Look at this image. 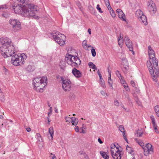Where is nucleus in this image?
<instances>
[{"mask_svg": "<svg viewBox=\"0 0 159 159\" xmlns=\"http://www.w3.org/2000/svg\"><path fill=\"white\" fill-rule=\"evenodd\" d=\"M7 8L6 5H4L0 6V10L1 9H7Z\"/></svg>", "mask_w": 159, "mask_h": 159, "instance_id": "nucleus-42", "label": "nucleus"}, {"mask_svg": "<svg viewBox=\"0 0 159 159\" xmlns=\"http://www.w3.org/2000/svg\"><path fill=\"white\" fill-rule=\"evenodd\" d=\"M153 128L155 130V132L157 134H158L159 133V131L157 129V127H154Z\"/></svg>", "mask_w": 159, "mask_h": 159, "instance_id": "nucleus-53", "label": "nucleus"}, {"mask_svg": "<svg viewBox=\"0 0 159 159\" xmlns=\"http://www.w3.org/2000/svg\"><path fill=\"white\" fill-rule=\"evenodd\" d=\"M152 64H153L152 63ZM147 65L150 74H153L155 72V74L157 75L158 74V65L157 66H154L152 63L151 61H147Z\"/></svg>", "mask_w": 159, "mask_h": 159, "instance_id": "nucleus-10", "label": "nucleus"}, {"mask_svg": "<svg viewBox=\"0 0 159 159\" xmlns=\"http://www.w3.org/2000/svg\"><path fill=\"white\" fill-rule=\"evenodd\" d=\"M139 19L140 21L143 23L144 25H146L147 24L146 17L145 15H142L141 17L139 18Z\"/></svg>", "mask_w": 159, "mask_h": 159, "instance_id": "nucleus-18", "label": "nucleus"}, {"mask_svg": "<svg viewBox=\"0 0 159 159\" xmlns=\"http://www.w3.org/2000/svg\"><path fill=\"white\" fill-rule=\"evenodd\" d=\"M18 1L23 3L25 2L26 0H17Z\"/></svg>", "mask_w": 159, "mask_h": 159, "instance_id": "nucleus-62", "label": "nucleus"}, {"mask_svg": "<svg viewBox=\"0 0 159 159\" xmlns=\"http://www.w3.org/2000/svg\"><path fill=\"white\" fill-rule=\"evenodd\" d=\"M47 78L46 77H37L33 80V84L34 89L37 91L42 92L43 88L47 84Z\"/></svg>", "mask_w": 159, "mask_h": 159, "instance_id": "nucleus-3", "label": "nucleus"}, {"mask_svg": "<svg viewBox=\"0 0 159 159\" xmlns=\"http://www.w3.org/2000/svg\"><path fill=\"white\" fill-rule=\"evenodd\" d=\"M154 109L156 115L158 117H159V106H156L154 107Z\"/></svg>", "mask_w": 159, "mask_h": 159, "instance_id": "nucleus-28", "label": "nucleus"}, {"mask_svg": "<svg viewBox=\"0 0 159 159\" xmlns=\"http://www.w3.org/2000/svg\"><path fill=\"white\" fill-rule=\"evenodd\" d=\"M61 80L62 81V87L63 90L65 91H70L71 87L70 81L68 80H64L62 77L61 78Z\"/></svg>", "mask_w": 159, "mask_h": 159, "instance_id": "nucleus-11", "label": "nucleus"}, {"mask_svg": "<svg viewBox=\"0 0 159 159\" xmlns=\"http://www.w3.org/2000/svg\"><path fill=\"white\" fill-rule=\"evenodd\" d=\"M16 14H18L21 16L27 17H32L35 19H38L39 17L35 15V11H14Z\"/></svg>", "mask_w": 159, "mask_h": 159, "instance_id": "nucleus-7", "label": "nucleus"}, {"mask_svg": "<svg viewBox=\"0 0 159 159\" xmlns=\"http://www.w3.org/2000/svg\"><path fill=\"white\" fill-rule=\"evenodd\" d=\"M49 157L50 158V159H57L55 154L52 153H50Z\"/></svg>", "mask_w": 159, "mask_h": 159, "instance_id": "nucleus-40", "label": "nucleus"}, {"mask_svg": "<svg viewBox=\"0 0 159 159\" xmlns=\"http://www.w3.org/2000/svg\"><path fill=\"white\" fill-rule=\"evenodd\" d=\"M136 132L138 134L137 136L139 137H141L143 134V132L141 130L139 129L136 131Z\"/></svg>", "mask_w": 159, "mask_h": 159, "instance_id": "nucleus-37", "label": "nucleus"}, {"mask_svg": "<svg viewBox=\"0 0 159 159\" xmlns=\"http://www.w3.org/2000/svg\"><path fill=\"white\" fill-rule=\"evenodd\" d=\"M135 100L136 101V102L139 105H141V103L139 100V99L137 98H135Z\"/></svg>", "mask_w": 159, "mask_h": 159, "instance_id": "nucleus-46", "label": "nucleus"}, {"mask_svg": "<svg viewBox=\"0 0 159 159\" xmlns=\"http://www.w3.org/2000/svg\"><path fill=\"white\" fill-rule=\"evenodd\" d=\"M26 130L28 132H30L31 130V129L30 127H28L26 128Z\"/></svg>", "mask_w": 159, "mask_h": 159, "instance_id": "nucleus-61", "label": "nucleus"}, {"mask_svg": "<svg viewBox=\"0 0 159 159\" xmlns=\"http://www.w3.org/2000/svg\"><path fill=\"white\" fill-rule=\"evenodd\" d=\"M119 129L122 133L125 132L124 128L122 125H120L119 126Z\"/></svg>", "mask_w": 159, "mask_h": 159, "instance_id": "nucleus-34", "label": "nucleus"}, {"mask_svg": "<svg viewBox=\"0 0 159 159\" xmlns=\"http://www.w3.org/2000/svg\"><path fill=\"white\" fill-rule=\"evenodd\" d=\"M114 105L117 106H119V103L117 100H116L114 101Z\"/></svg>", "mask_w": 159, "mask_h": 159, "instance_id": "nucleus-47", "label": "nucleus"}, {"mask_svg": "<svg viewBox=\"0 0 159 159\" xmlns=\"http://www.w3.org/2000/svg\"><path fill=\"white\" fill-rule=\"evenodd\" d=\"M116 12L118 13V16L119 18L122 19L123 20L125 21V14L122 11H116Z\"/></svg>", "mask_w": 159, "mask_h": 159, "instance_id": "nucleus-16", "label": "nucleus"}, {"mask_svg": "<svg viewBox=\"0 0 159 159\" xmlns=\"http://www.w3.org/2000/svg\"><path fill=\"white\" fill-rule=\"evenodd\" d=\"M115 146H116V144L115 143L113 145H111V150L113 149V150H114V151H115V150H116V149H115Z\"/></svg>", "mask_w": 159, "mask_h": 159, "instance_id": "nucleus-48", "label": "nucleus"}, {"mask_svg": "<svg viewBox=\"0 0 159 159\" xmlns=\"http://www.w3.org/2000/svg\"><path fill=\"white\" fill-rule=\"evenodd\" d=\"M112 156L113 159H121L122 156L121 151L119 149L115 150L112 149L111 150Z\"/></svg>", "mask_w": 159, "mask_h": 159, "instance_id": "nucleus-13", "label": "nucleus"}, {"mask_svg": "<svg viewBox=\"0 0 159 159\" xmlns=\"http://www.w3.org/2000/svg\"><path fill=\"white\" fill-rule=\"evenodd\" d=\"M52 35L54 40L60 46H63L65 44L66 37L64 34L57 31L54 33Z\"/></svg>", "mask_w": 159, "mask_h": 159, "instance_id": "nucleus-5", "label": "nucleus"}, {"mask_svg": "<svg viewBox=\"0 0 159 159\" xmlns=\"http://www.w3.org/2000/svg\"><path fill=\"white\" fill-rule=\"evenodd\" d=\"M71 118H70L69 117H65V120L66 121V122H70L71 120Z\"/></svg>", "mask_w": 159, "mask_h": 159, "instance_id": "nucleus-43", "label": "nucleus"}, {"mask_svg": "<svg viewBox=\"0 0 159 159\" xmlns=\"http://www.w3.org/2000/svg\"><path fill=\"white\" fill-rule=\"evenodd\" d=\"M71 123L72 125H77L78 122V119L75 117H71Z\"/></svg>", "mask_w": 159, "mask_h": 159, "instance_id": "nucleus-20", "label": "nucleus"}, {"mask_svg": "<svg viewBox=\"0 0 159 159\" xmlns=\"http://www.w3.org/2000/svg\"><path fill=\"white\" fill-rule=\"evenodd\" d=\"M118 43L120 47H121L123 44V39L121 38V34H120V38H118Z\"/></svg>", "mask_w": 159, "mask_h": 159, "instance_id": "nucleus-24", "label": "nucleus"}, {"mask_svg": "<svg viewBox=\"0 0 159 159\" xmlns=\"http://www.w3.org/2000/svg\"><path fill=\"white\" fill-rule=\"evenodd\" d=\"M123 86L124 88H125V89L127 91L130 90L129 88V86L127 84L126 85H123Z\"/></svg>", "mask_w": 159, "mask_h": 159, "instance_id": "nucleus-44", "label": "nucleus"}, {"mask_svg": "<svg viewBox=\"0 0 159 159\" xmlns=\"http://www.w3.org/2000/svg\"><path fill=\"white\" fill-rule=\"evenodd\" d=\"M10 13L7 11H4L3 13L2 14V16L6 18L8 17Z\"/></svg>", "mask_w": 159, "mask_h": 159, "instance_id": "nucleus-31", "label": "nucleus"}, {"mask_svg": "<svg viewBox=\"0 0 159 159\" xmlns=\"http://www.w3.org/2000/svg\"><path fill=\"white\" fill-rule=\"evenodd\" d=\"M26 6V7L28 8L27 10L25 9V5H22L21 4H14L12 6V7L14 10L15 9L17 10H28V9L30 10H38L39 9V7L37 6L34 4H27Z\"/></svg>", "mask_w": 159, "mask_h": 159, "instance_id": "nucleus-6", "label": "nucleus"}, {"mask_svg": "<svg viewBox=\"0 0 159 159\" xmlns=\"http://www.w3.org/2000/svg\"><path fill=\"white\" fill-rule=\"evenodd\" d=\"M97 9L98 10H101V8L100 7V6L99 4H98L97 6Z\"/></svg>", "mask_w": 159, "mask_h": 159, "instance_id": "nucleus-58", "label": "nucleus"}, {"mask_svg": "<svg viewBox=\"0 0 159 159\" xmlns=\"http://www.w3.org/2000/svg\"><path fill=\"white\" fill-rule=\"evenodd\" d=\"M135 14L137 17L138 19L140 18L141 16L144 15L142 11H136Z\"/></svg>", "mask_w": 159, "mask_h": 159, "instance_id": "nucleus-21", "label": "nucleus"}, {"mask_svg": "<svg viewBox=\"0 0 159 159\" xmlns=\"http://www.w3.org/2000/svg\"><path fill=\"white\" fill-rule=\"evenodd\" d=\"M125 98L129 101H130V98L129 95L128 93H126L125 94Z\"/></svg>", "mask_w": 159, "mask_h": 159, "instance_id": "nucleus-50", "label": "nucleus"}, {"mask_svg": "<svg viewBox=\"0 0 159 159\" xmlns=\"http://www.w3.org/2000/svg\"><path fill=\"white\" fill-rule=\"evenodd\" d=\"M0 100L2 101H4L5 100L4 94L3 93L0 94Z\"/></svg>", "mask_w": 159, "mask_h": 159, "instance_id": "nucleus-35", "label": "nucleus"}, {"mask_svg": "<svg viewBox=\"0 0 159 159\" xmlns=\"http://www.w3.org/2000/svg\"><path fill=\"white\" fill-rule=\"evenodd\" d=\"M115 148H116V150H117L118 149H118V145L117 144H116Z\"/></svg>", "mask_w": 159, "mask_h": 159, "instance_id": "nucleus-64", "label": "nucleus"}, {"mask_svg": "<svg viewBox=\"0 0 159 159\" xmlns=\"http://www.w3.org/2000/svg\"><path fill=\"white\" fill-rule=\"evenodd\" d=\"M116 74L119 79L122 77L121 74L119 70H117L116 71Z\"/></svg>", "mask_w": 159, "mask_h": 159, "instance_id": "nucleus-36", "label": "nucleus"}, {"mask_svg": "<svg viewBox=\"0 0 159 159\" xmlns=\"http://www.w3.org/2000/svg\"><path fill=\"white\" fill-rule=\"evenodd\" d=\"M125 42L129 51H132V49H133L132 43L127 36H125Z\"/></svg>", "mask_w": 159, "mask_h": 159, "instance_id": "nucleus-14", "label": "nucleus"}, {"mask_svg": "<svg viewBox=\"0 0 159 159\" xmlns=\"http://www.w3.org/2000/svg\"><path fill=\"white\" fill-rule=\"evenodd\" d=\"M66 61L68 64L72 67H75L72 69V72L73 75L76 78H80L82 76V74L80 70L76 68L81 64V61L77 56H74L68 53L66 54Z\"/></svg>", "mask_w": 159, "mask_h": 159, "instance_id": "nucleus-2", "label": "nucleus"}, {"mask_svg": "<svg viewBox=\"0 0 159 159\" xmlns=\"http://www.w3.org/2000/svg\"><path fill=\"white\" fill-rule=\"evenodd\" d=\"M108 71L109 73V77L108 80V83L110 85V86L112 89L113 88L112 84L113 82L111 79V71L109 70V68H108Z\"/></svg>", "mask_w": 159, "mask_h": 159, "instance_id": "nucleus-17", "label": "nucleus"}, {"mask_svg": "<svg viewBox=\"0 0 159 159\" xmlns=\"http://www.w3.org/2000/svg\"><path fill=\"white\" fill-rule=\"evenodd\" d=\"M104 0L106 4V6L108 9V10H113L112 8L111 7L109 0Z\"/></svg>", "mask_w": 159, "mask_h": 159, "instance_id": "nucleus-26", "label": "nucleus"}, {"mask_svg": "<svg viewBox=\"0 0 159 159\" xmlns=\"http://www.w3.org/2000/svg\"><path fill=\"white\" fill-rule=\"evenodd\" d=\"M120 81L121 83L123 85H125L126 84V81L123 79L122 77L120 78Z\"/></svg>", "mask_w": 159, "mask_h": 159, "instance_id": "nucleus-41", "label": "nucleus"}, {"mask_svg": "<svg viewBox=\"0 0 159 159\" xmlns=\"http://www.w3.org/2000/svg\"><path fill=\"white\" fill-rule=\"evenodd\" d=\"M11 56V62L15 66L23 65L27 57L24 53L15 54Z\"/></svg>", "mask_w": 159, "mask_h": 159, "instance_id": "nucleus-4", "label": "nucleus"}, {"mask_svg": "<svg viewBox=\"0 0 159 159\" xmlns=\"http://www.w3.org/2000/svg\"><path fill=\"white\" fill-rule=\"evenodd\" d=\"M36 136L37 139L38 138H41L40 134L39 133H37L36 134Z\"/></svg>", "mask_w": 159, "mask_h": 159, "instance_id": "nucleus-56", "label": "nucleus"}, {"mask_svg": "<svg viewBox=\"0 0 159 159\" xmlns=\"http://www.w3.org/2000/svg\"><path fill=\"white\" fill-rule=\"evenodd\" d=\"M152 145L149 143H147L145 146L143 147L144 151V155L147 156L151 152H153V148H152Z\"/></svg>", "mask_w": 159, "mask_h": 159, "instance_id": "nucleus-12", "label": "nucleus"}, {"mask_svg": "<svg viewBox=\"0 0 159 159\" xmlns=\"http://www.w3.org/2000/svg\"><path fill=\"white\" fill-rule=\"evenodd\" d=\"M135 140L137 143L140 146H141L143 148L144 146V143L143 142V141L141 140H139L138 139H135Z\"/></svg>", "mask_w": 159, "mask_h": 159, "instance_id": "nucleus-25", "label": "nucleus"}, {"mask_svg": "<svg viewBox=\"0 0 159 159\" xmlns=\"http://www.w3.org/2000/svg\"><path fill=\"white\" fill-rule=\"evenodd\" d=\"M83 46H87V44L86 43V41L85 40H84L82 43Z\"/></svg>", "mask_w": 159, "mask_h": 159, "instance_id": "nucleus-51", "label": "nucleus"}, {"mask_svg": "<svg viewBox=\"0 0 159 159\" xmlns=\"http://www.w3.org/2000/svg\"><path fill=\"white\" fill-rule=\"evenodd\" d=\"M91 11V13L92 14H94L95 15H97L95 11Z\"/></svg>", "mask_w": 159, "mask_h": 159, "instance_id": "nucleus-57", "label": "nucleus"}, {"mask_svg": "<svg viewBox=\"0 0 159 159\" xmlns=\"http://www.w3.org/2000/svg\"><path fill=\"white\" fill-rule=\"evenodd\" d=\"M148 8L150 10H155L156 9V6L153 1L150 0L147 2Z\"/></svg>", "mask_w": 159, "mask_h": 159, "instance_id": "nucleus-15", "label": "nucleus"}, {"mask_svg": "<svg viewBox=\"0 0 159 159\" xmlns=\"http://www.w3.org/2000/svg\"><path fill=\"white\" fill-rule=\"evenodd\" d=\"M88 32L90 34H91V30L90 29H88Z\"/></svg>", "mask_w": 159, "mask_h": 159, "instance_id": "nucleus-63", "label": "nucleus"}, {"mask_svg": "<svg viewBox=\"0 0 159 159\" xmlns=\"http://www.w3.org/2000/svg\"><path fill=\"white\" fill-rule=\"evenodd\" d=\"M129 70V66H123V67L122 68V70L126 74L127 72V71Z\"/></svg>", "mask_w": 159, "mask_h": 159, "instance_id": "nucleus-32", "label": "nucleus"}, {"mask_svg": "<svg viewBox=\"0 0 159 159\" xmlns=\"http://www.w3.org/2000/svg\"><path fill=\"white\" fill-rule=\"evenodd\" d=\"M88 65L89 66L90 68L95 70L97 69V68L96 66L94 64L93 62H89L88 63Z\"/></svg>", "mask_w": 159, "mask_h": 159, "instance_id": "nucleus-29", "label": "nucleus"}, {"mask_svg": "<svg viewBox=\"0 0 159 159\" xmlns=\"http://www.w3.org/2000/svg\"><path fill=\"white\" fill-rule=\"evenodd\" d=\"M75 131L76 132H79V130L78 126H75Z\"/></svg>", "mask_w": 159, "mask_h": 159, "instance_id": "nucleus-52", "label": "nucleus"}, {"mask_svg": "<svg viewBox=\"0 0 159 159\" xmlns=\"http://www.w3.org/2000/svg\"><path fill=\"white\" fill-rule=\"evenodd\" d=\"M9 23L12 25V30L14 32H17L21 29L20 23L17 20L11 19Z\"/></svg>", "mask_w": 159, "mask_h": 159, "instance_id": "nucleus-8", "label": "nucleus"}, {"mask_svg": "<svg viewBox=\"0 0 159 159\" xmlns=\"http://www.w3.org/2000/svg\"><path fill=\"white\" fill-rule=\"evenodd\" d=\"M91 52L92 56L94 57L96 55V52L95 49L94 48H92L91 50Z\"/></svg>", "mask_w": 159, "mask_h": 159, "instance_id": "nucleus-38", "label": "nucleus"}, {"mask_svg": "<svg viewBox=\"0 0 159 159\" xmlns=\"http://www.w3.org/2000/svg\"><path fill=\"white\" fill-rule=\"evenodd\" d=\"M101 93L102 95L103 96H108V95H107V93H106L104 91H101Z\"/></svg>", "mask_w": 159, "mask_h": 159, "instance_id": "nucleus-45", "label": "nucleus"}, {"mask_svg": "<svg viewBox=\"0 0 159 159\" xmlns=\"http://www.w3.org/2000/svg\"><path fill=\"white\" fill-rule=\"evenodd\" d=\"M98 141L100 144H102L103 143V142H102V141L101 140V139L100 138H99L98 139Z\"/></svg>", "mask_w": 159, "mask_h": 159, "instance_id": "nucleus-60", "label": "nucleus"}, {"mask_svg": "<svg viewBox=\"0 0 159 159\" xmlns=\"http://www.w3.org/2000/svg\"><path fill=\"white\" fill-rule=\"evenodd\" d=\"M0 42L2 46L0 47V51L2 55L4 57L11 56L15 53V48L11 45V41L7 38L0 39Z\"/></svg>", "mask_w": 159, "mask_h": 159, "instance_id": "nucleus-1", "label": "nucleus"}, {"mask_svg": "<svg viewBox=\"0 0 159 159\" xmlns=\"http://www.w3.org/2000/svg\"><path fill=\"white\" fill-rule=\"evenodd\" d=\"M49 132L50 134L51 137V139H53V128L52 127H50L49 129Z\"/></svg>", "mask_w": 159, "mask_h": 159, "instance_id": "nucleus-27", "label": "nucleus"}, {"mask_svg": "<svg viewBox=\"0 0 159 159\" xmlns=\"http://www.w3.org/2000/svg\"><path fill=\"white\" fill-rule=\"evenodd\" d=\"M130 83L133 87H135V88L136 87H135V82L134 81H133V80L131 81L130 82Z\"/></svg>", "mask_w": 159, "mask_h": 159, "instance_id": "nucleus-49", "label": "nucleus"}, {"mask_svg": "<svg viewBox=\"0 0 159 159\" xmlns=\"http://www.w3.org/2000/svg\"><path fill=\"white\" fill-rule=\"evenodd\" d=\"M110 13L113 17L114 18L116 17V15L115 12V11H110Z\"/></svg>", "mask_w": 159, "mask_h": 159, "instance_id": "nucleus-39", "label": "nucleus"}, {"mask_svg": "<svg viewBox=\"0 0 159 159\" xmlns=\"http://www.w3.org/2000/svg\"><path fill=\"white\" fill-rule=\"evenodd\" d=\"M100 84H101V86L104 88L105 86L104 84V81L102 77L101 78H100Z\"/></svg>", "mask_w": 159, "mask_h": 159, "instance_id": "nucleus-33", "label": "nucleus"}, {"mask_svg": "<svg viewBox=\"0 0 159 159\" xmlns=\"http://www.w3.org/2000/svg\"><path fill=\"white\" fill-rule=\"evenodd\" d=\"M159 72L158 71V74L157 75L155 74V72L153 74H151L152 79L153 80L156 82H157V77L158 75Z\"/></svg>", "mask_w": 159, "mask_h": 159, "instance_id": "nucleus-22", "label": "nucleus"}, {"mask_svg": "<svg viewBox=\"0 0 159 159\" xmlns=\"http://www.w3.org/2000/svg\"><path fill=\"white\" fill-rule=\"evenodd\" d=\"M37 139L38 140V141L40 142H41L43 141L41 137V138H38Z\"/></svg>", "mask_w": 159, "mask_h": 159, "instance_id": "nucleus-59", "label": "nucleus"}, {"mask_svg": "<svg viewBox=\"0 0 159 159\" xmlns=\"http://www.w3.org/2000/svg\"><path fill=\"white\" fill-rule=\"evenodd\" d=\"M156 11H154V10L149 11L150 13L151 14H152V15H153V14H154V13L156 12Z\"/></svg>", "mask_w": 159, "mask_h": 159, "instance_id": "nucleus-55", "label": "nucleus"}, {"mask_svg": "<svg viewBox=\"0 0 159 159\" xmlns=\"http://www.w3.org/2000/svg\"><path fill=\"white\" fill-rule=\"evenodd\" d=\"M150 118L152 120V122L153 125V127H157V125L156 123L155 120L154 116H151Z\"/></svg>", "mask_w": 159, "mask_h": 159, "instance_id": "nucleus-23", "label": "nucleus"}, {"mask_svg": "<svg viewBox=\"0 0 159 159\" xmlns=\"http://www.w3.org/2000/svg\"><path fill=\"white\" fill-rule=\"evenodd\" d=\"M100 154L103 158L105 159H109V156L107 155L106 152H105L103 151H101L100 152Z\"/></svg>", "mask_w": 159, "mask_h": 159, "instance_id": "nucleus-19", "label": "nucleus"}, {"mask_svg": "<svg viewBox=\"0 0 159 159\" xmlns=\"http://www.w3.org/2000/svg\"><path fill=\"white\" fill-rule=\"evenodd\" d=\"M97 73H98V74L99 77L100 78H101V77H102V75H101V73H100L99 70H98L97 71Z\"/></svg>", "mask_w": 159, "mask_h": 159, "instance_id": "nucleus-54", "label": "nucleus"}, {"mask_svg": "<svg viewBox=\"0 0 159 159\" xmlns=\"http://www.w3.org/2000/svg\"><path fill=\"white\" fill-rule=\"evenodd\" d=\"M148 53L150 59L152 60L153 65L157 66L158 65V60L155 57V53L154 51L151 48L150 45L148 46Z\"/></svg>", "mask_w": 159, "mask_h": 159, "instance_id": "nucleus-9", "label": "nucleus"}, {"mask_svg": "<svg viewBox=\"0 0 159 159\" xmlns=\"http://www.w3.org/2000/svg\"><path fill=\"white\" fill-rule=\"evenodd\" d=\"M26 70L28 71H33L34 70L33 66L31 65H29L26 68Z\"/></svg>", "mask_w": 159, "mask_h": 159, "instance_id": "nucleus-30", "label": "nucleus"}]
</instances>
